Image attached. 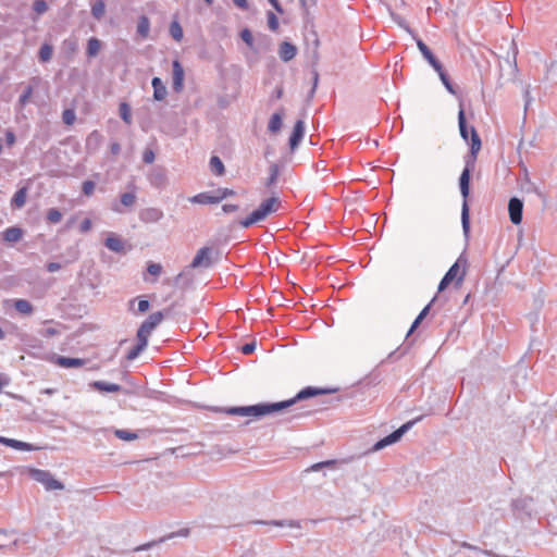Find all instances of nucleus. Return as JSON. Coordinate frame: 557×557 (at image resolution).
Instances as JSON below:
<instances>
[{"label": "nucleus", "mask_w": 557, "mask_h": 557, "mask_svg": "<svg viewBox=\"0 0 557 557\" xmlns=\"http://www.w3.org/2000/svg\"><path fill=\"white\" fill-rule=\"evenodd\" d=\"M153 98L161 101L166 97V88L159 77L152 78Z\"/></svg>", "instance_id": "nucleus-19"}, {"label": "nucleus", "mask_w": 557, "mask_h": 557, "mask_svg": "<svg viewBox=\"0 0 557 557\" xmlns=\"http://www.w3.org/2000/svg\"><path fill=\"white\" fill-rule=\"evenodd\" d=\"M417 46L425 60L431 59L433 57V53L422 40H418Z\"/></svg>", "instance_id": "nucleus-44"}, {"label": "nucleus", "mask_w": 557, "mask_h": 557, "mask_svg": "<svg viewBox=\"0 0 557 557\" xmlns=\"http://www.w3.org/2000/svg\"><path fill=\"white\" fill-rule=\"evenodd\" d=\"M240 37H242V39H243L247 45H249V46H251V45H252V42H253V38H252V35H251V33H250V30H249V29H244V30H242V33H240Z\"/></svg>", "instance_id": "nucleus-51"}, {"label": "nucleus", "mask_w": 557, "mask_h": 557, "mask_svg": "<svg viewBox=\"0 0 557 557\" xmlns=\"http://www.w3.org/2000/svg\"><path fill=\"white\" fill-rule=\"evenodd\" d=\"M14 308L22 314L29 315L34 311L33 305L26 299L14 300Z\"/></svg>", "instance_id": "nucleus-24"}, {"label": "nucleus", "mask_w": 557, "mask_h": 557, "mask_svg": "<svg viewBox=\"0 0 557 557\" xmlns=\"http://www.w3.org/2000/svg\"><path fill=\"white\" fill-rule=\"evenodd\" d=\"M268 17V25L271 30H277L278 29V20L276 15L273 12L267 13Z\"/></svg>", "instance_id": "nucleus-42"}, {"label": "nucleus", "mask_w": 557, "mask_h": 557, "mask_svg": "<svg viewBox=\"0 0 557 557\" xmlns=\"http://www.w3.org/2000/svg\"><path fill=\"white\" fill-rule=\"evenodd\" d=\"M268 1H269V3L274 8V10H275L277 13H280V14H282V13H283V8H282V5H281V3H280V1H278V0H268Z\"/></svg>", "instance_id": "nucleus-61"}, {"label": "nucleus", "mask_w": 557, "mask_h": 557, "mask_svg": "<svg viewBox=\"0 0 557 557\" xmlns=\"http://www.w3.org/2000/svg\"><path fill=\"white\" fill-rule=\"evenodd\" d=\"M268 525H274V527H288V528H299V523L294 520H285V521H270V522H263Z\"/></svg>", "instance_id": "nucleus-38"}, {"label": "nucleus", "mask_w": 557, "mask_h": 557, "mask_svg": "<svg viewBox=\"0 0 557 557\" xmlns=\"http://www.w3.org/2000/svg\"><path fill=\"white\" fill-rule=\"evenodd\" d=\"M33 8L39 15L44 14L48 10V5L45 0H35Z\"/></svg>", "instance_id": "nucleus-45"}, {"label": "nucleus", "mask_w": 557, "mask_h": 557, "mask_svg": "<svg viewBox=\"0 0 557 557\" xmlns=\"http://www.w3.org/2000/svg\"><path fill=\"white\" fill-rule=\"evenodd\" d=\"M162 312H153L143 322V325H145L146 329L152 332L162 322Z\"/></svg>", "instance_id": "nucleus-21"}, {"label": "nucleus", "mask_w": 557, "mask_h": 557, "mask_svg": "<svg viewBox=\"0 0 557 557\" xmlns=\"http://www.w3.org/2000/svg\"><path fill=\"white\" fill-rule=\"evenodd\" d=\"M210 253L211 249L208 247L199 249L191 261V268H209L211 265Z\"/></svg>", "instance_id": "nucleus-10"}, {"label": "nucleus", "mask_w": 557, "mask_h": 557, "mask_svg": "<svg viewBox=\"0 0 557 557\" xmlns=\"http://www.w3.org/2000/svg\"><path fill=\"white\" fill-rule=\"evenodd\" d=\"M94 190H95V183L91 182V181H85L83 183V193L86 195V196H91L94 194Z\"/></svg>", "instance_id": "nucleus-50"}, {"label": "nucleus", "mask_w": 557, "mask_h": 557, "mask_svg": "<svg viewBox=\"0 0 557 557\" xmlns=\"http://www.w3.org/2000/svg\"><path fill=\"white\" fill-rule=\"evenodd\" d=\"M296 53H297V49L290 42L284 41L280 46L278 54H280V58L283 61H285V62L290 61L292 59H294Z\"/></svg>", "instance_id": "nucleus-18"}, {"label": "nucleus", "mask_w": 557, "mask_h": 557, "mask_svg": "<svg viewBox=\"0 0 557 557\" xmlns=\"http://www.w3.org/2000/svg\"><path fill=\"white\" fill-rule=\"evenodd\" d=\"M147 272L152 276H159L162 272V267L160 263L150 262L147 267Z\"/></svg>", "instance_id": "nucleus-43"}, {"label": "nucleus", "mask_w": 557, "mask_h": 557, "mask_svg": "<svg viewBox=\"0 0 557 557\" xmlns=\"http://www.w3.org/2000/svg\"><path fill=\"white\" fill-rule=\"evenodd\" d=\"M23 236V231L20 227H9L2 233L3 240L8 243H16Z\"/></svg>", "instance_id": "nucleus-20"}, {"label": "nucleus", "mask_w": 557, "mask_h": 557, "mask_svg": "<svg viewBox=\"0 0 557 557\" xmlns=\"http://www.w3.org/2000/svg\"><path fill=\"white\" fill-rule=\"evenodd\" d=\"M335 461L334 460H329V461H323V462H318V463H314L312 467H311V471H319L320 469H322L323 467H327V466H331V465H334Z\"/></svg>", "instance_id": "nucleus-55"}, {"label": "nucleus", "mask_w": 557, "mask_h": 557, "mask_svg": "<svg viewBox=\"0 0 557 557\" xmlns=\"http://www.w3.org/2000/svg\"><path fill=\"white\" fill-rule=\"evenodd\" d=\"M170 34L174 40L181 41L183 39L184 33L183 28L178 24V22L174 21L170 25Z\"/></svg>", "instance_id": "nucleus-34"}, {"label": "nucleus", "mask_w": 557, "mask_h": 557, "mask_svg": "<svg viewBox=\"0 0 557 557\" xmlns=\"http://www.w3.org/2000/svg\"><path fill=\"white\" fill-rule=\"evenodd\" d=\"M442 83L444 84V86L446 87V89L451 92V94H455V90L453 88V85L447 76V74L445 73V71L443 70L442 72L437 73Z\"/></svg>", "instance_id": "nucleus-46"}, {"label": "nucleus", "mask_w": 557, "mask_h": 557, "mask_svg": "<svg viewBox=\"0 0 557 557\" xmlns=\"http://www.w3.org/2000/svg\"><path fill=\"white\" fill-rule=\"evenodd\" d=\"M458 124H459L460 135L466 141L469 140V133H471L470 149H471L472 157L475 158L478 152L481 149V139H480L476 131L474 129V127H470V129L467 127L465 111H463L461 104H460V110L458 113Z\"/></svg>", "instance_id": "nucleus-4"}, {"label": "nucleus", "mask_w": 557, "mask_h": 557, "mask_svg": "<svg viewBox=\"0 0 557 557\" xmlns=\"http://www.w3.org/2000/svg\"><path fill=\"white\" fill-rule=\"evenodd\" d=\"M104 245L108 249L114 252H122L124 250V242L114 233H109Z\"/></svg>", "instance_id": "nucleus-17"}, {"label": "nucleus", "mask_w": 557, "mask_h": 557, "mask_svg": "<svg viewBox=\"0 0 557 557\" xmlns=\"http://www.w3.org/2000/svg\"><path fill=\"white\" fill-rule=\"evenodd\" d=\"M459 187L460 193L463 197L462 208H461V223L462 230L466 235H468L470 231V221H469V206L467 198L470 193V168L466 166L459 178Z\"/></svg>", "instance_id": "nucleus-3"}, {"label": "nucleus", "mask_w": 557, "mask_h": 557, "mask_svg": "<svg viewBox=\"0 0 557 557\" xmlns=\"http://www.w3.org/2000/svg\"><path fill=\"white\" fill-rule=\"evenodd\" d=\"M154 160V153L151 150H147L144 153V161L146 163H152Z\"/></svg>", "instance_id": "nucleus-59"}, {"label": "nucleus", "mask_w": 557, "mask_h": 557, "mask_svg": "<svg viewBox=\"0 0 557 557\" xmlns=\"http://www.w3.org/2000/svg\"><path fill=\"white\" fill-rule=\"evenodd\" d=\"M317 392L312 388H306V389H302L301 392H299V394L297 395V398L298 399H305V398H308L310 396H313L315 395Z\"/></svg>", "instance_id": "nucleus-53"}, {"label": "nucleus", "mask_w": 557, "mask_h": 557, "mask_svg": "<svg viewBox=\"0 0 557 557\" xmlns=\"http://www.w3.org/2000/svg\"><path fill=\"white\" fill-rule=\"evenodd\" d=\"M191 203L197 205H214L219 203V198H216L215 190L212 193H200L189 198Z\"/></svg>", "instance_id": "nucleus-13"}, {"label": "nucleus", "mask_w": 557, "mask_h": 557, "mask_svg": "<svg viewBox=\"0 0 557 557\" xmlns=\"http://www.w3.org/2000/svg\"><path fill=\"white\" fill-rule=\"evenodd\" d=\"M136 202V195L134 193H124L121 195L120 202H113L111 205V210L117 213H123V207L132 208Z\"/></svg>", "instance_id": "nucleus-11"}, {"label": "nucleus", "mask_w": 557, "mask_h": 557, "mask_svg": "<svg viewBox=\"0 0 557 557\" xmlns=\"http://www.w3.org/2000/svg\"><path fill=\"white\" fill-rule=\"evenodd\" d=\"M92 386L100 392H107V393H115L121 389V386L119 384L103 382V381H96L92 383Z\"/></svg>", "instance_id": "nucleus-23"}, {"label": "nucleus", "mask_w": 557, "mask_h": 557, "mask_svg": "<svg viewBox=\"0 0 557 557\" xmlns=\"http://www.w3.org/2000/svg\"><path fill=\"white\" fill-rule=\"evenodd\" d=\"M52 47L50 45H42L39 50V59L41 62H47L52 57Z\"/></svg>", "instance_id": "nucleus-37"}, {"label": "nucleus", "mask_w": 557, "mask_h": 557, "mask_svg": "<svg viewBox=\"0 0 557 557\" xmlns=\"http://www.w3.org/2000/svg\"><path fill=\"white\" fill-rule=\"evenodd\" d=\"M305 136V123L299 120L296 122L293 133L289 137V147L292 150H295Z\"/></svg>", "instance_id": "nucleus-12"}, {"label": "nucleus", "mask_w": 557, "mask_h": 557, "mask_svg": "<svg viewBox=\"0 0 557 557\" xmlns=\"http://www.w3.org/2000/svg\"><path fill=\"white\" fill-rule=\"evenodd\" d=\"M283 125V112H275L272 114L269 124L268 129L269 132L275 134L281 131Z\"/></svg>", "instance_id": "nucleus-22"}, {"label": "nucleus", "mask_w": 557, "mask_h": 557, "mask_svg": "<svg viewBox=\"0 0 557 557\" xmlns=\"http://www.w3.org/2000/svg\"><path fill=\"white\" fill-rule=\"evenodd\" d=\"M255 349H256V344L255 343H248V344H245L242 347V352L245 354V355H249V354L253 352Z\"/></svg>", "instance_id": "nucleus-57"}, {"label": "nucleus", "mask_w": 557, "mask_h": 557, "mask_svg": "<svg viewBox=\"0 0 557 557\" xmlns=\"http://www.w3.org/2000/svg\"><path fill=\"white\" fill-rule=\"evenodd\" d=\"M523 203L518 198H511L508 205L509 218L513 224H520L522 221Z\"/></svg>", "instance_id": "nucleus-9"}, {"label": "nucleus", "mask_w": 557, "mask_h": 557, "mask_svg": "<svg viewBox=\"0 0 557 557\" xmlns=\"http://www.w3.org/2000/svg\"><path fill=\"white\" fill-rule=\"evenodd\" d=\"M54 363L61 368H79L85 364V360L81 358H70L63 356H57L54 358Z\"/></svg>", "instance_id": "nucleus-14"}, {"label": "nucleus", "mask_w": 557, "mask_h": 557, "mask_svg": "<svg viewBox=\"0 0 557 557\" xmlns=\"http://www.w3.org/2000/svg\"><path fill=\"white\" fill-rule=\"evenodd\" d=\"M210 169L218 176H221L224 174V164L221 161V159L216 156L211 157Z\"/></svg>", "instance_id": "nucleus-27"}, {"label": "nucleus", "mask_w": 557, "mask_h": 557, "mask_svg": "<svg viewBox=\"0 0 557 557\" xmlns=\"http://www.w3.org/2000/svg\"><path fill=\"white\" fill-rule=\"evenodd\" d=\"M152 332L145 327V325H140L138 332H137V339L138 344L143 345L144 347H147L148 345V338Z\"/></svg>", "instance_id": "nucleus-32"}, {"label": "nucleus", "mask_w": 557, "mask_h": 557, "mask_svg": "<svg viewBox=\"0 0 557 557\" xmlns=\"http://www.w3.org/2000/svg\"><path fill=\"white\" fill-rule=\"evenodd\" d=\"M233 3L238 7L242 10L248 9V2L247 0H233Z\"/></svg>", "instance_id": "nucleus-64"}, {"label": "nucleus", "mask_w": 557, "mask_h": 557, "mask_svg": "<svg viewBox=\"0 0 557 557\" xmlns=\"http://www.w3.org/2000/svg\"><path fill=\"white\" fill-rule=\"evenodd\" d=\"M295 403V399H290L287 401H281L275 404H258L253 406H245V407H231L226 410L228 414L240 416V417H250V418H260L272 412L282 410L286 407L292 406Z\"/></svg>", "instance_id": "nucleus-1"}, {"label": "nucleus", "mask_w": 557, "mask_h": 557, "mask_svg": "<svg viewBox=\"0 0 557 557\" xmlns=\"http://www.w3.org/2000/svg\"><path fill=\"white\" fill-rule=\"evenodd\" d=\"M27 189H18L12 198V205L16 208H22L26 202Z\"/></svg>", "instance_id": "nucleus-26"}, {"label": "nucleus", "mask_w": 557, "mask_h": 557, "mask_svg": "<svg viewBox=\"0 0 557 557\" xmlns=\"http://www.w3.org/2000/svg\"><path fill=\"white\" fill-rule=\"evenodd\" d=\"M172 67V87L174 91L180 92L184 87V69L177 60L173 61Z\"/></svg>", "instance_id": "nucleus-8"}, {"label": "nucleus", "mask_w": 557, "mask_h": 557, "mask_svg": "<svg viewBox=\"0 0 557 557\" xmlns=\"http://www.w3.org/2000/svg\"><path fill=\"white\" fill-rule=\"evenodd\" d=\"M103 140L102 135L98 131L91 132L86 138V150L88 152H95L99 149Z\"/></svg>", "instance_id": "nucleus-16"}, {"label": "nucleus", "mask_w": 557, "mask_h": 557, "mask_svg": "<svg viewBox=\"0 0 557 557\" xmlns=\"http://www.w3.org/2000/svg\"><path fill=\"white\" fill-rule=\"evenodd\" d=\"M104 12H106V4L102 0H97L91 5V14L95 18L101 20L104 15Z\"/></svg>", "instance_id": "nucleus-29"}, {"label": "nucleus", "mask_w": 557, "mask_h": 557, "mask_svg": "<svg viewBox=\"0 0 557 557\" xmlns=\"http://www.w3.org/2000/svg\"><path fill=\"white\" fill-rule=\"evenodd\" d=\"M430 65L436 71V73H440L443 71V66L440 63V61L433 55L431 59L426 60Z\"/></svg>", "instance_id": "nucleus-52"}, {"label": "nucleus", "mask_w": 557, "mask_h": 557, "mask_svg": "<svg viewBox=\"0 0 557 557\" xmlns=\"http://www.w3.org/2000/svg\"><path fill=\"white\" fill-rule=\"evenodd\" d=\"M114 434L117 438L122 440V441H135L138 438V435L132 431H128V430H120V429H116L114 430Z\"/></svg>", "instance_id": "nucleus-30"}, {"label": "nucleus", "mask_w": 557, "mask_h": 557, "mask_svg": "<svg viewBox=\"0 0 557 557\" xmlns=\"http://www.w3.org/2000/svg\"><path fill=\"white\" fill-rule=\"evenodd\" d=\"M281 200L277 197H271L260 203L246 219L240 221V225L245 228L265 220L270 214L278 211Z\"/></svg>", "instance_id": "nucleus-2"}, {"label": "nucleus", "mask_w": 557, "mask_h": 557, "mask_svg": "<svg viewBox=\"0 0 557 557\" xmlns=\"http://www.w3.org/2000/svg\"><path fill=\"white\" fill-rule=\"evenodd\" d=\"M91 228V220L90 219H85L81 225H79V231L82 233H86L88 232L89 230Z\"/></svg>", "instance_id": "nucleus-56"}, {"label": "nucleus", "mask_w": 557, "mask_h": 557, "mask_svg": "<svg viewBox=\"0 0 557 557\" xmlns=\"http://www.w3.org/2000/svg\"><path fill=\"white\" fill-rule=\"evenodd\" d=\"M149 29H150V22H149V18L147 16H141L139 20H138V24H137V33L146 38L149 34Z\"/></svg>", "instance_id": "nucleus-28"}, {"label": "nucleus", "mask_w": 557, "mask_h": 557, "mask_svg": "<svg viewBox=\"0 0 557 557\" xmlns=\"http://www.w3.org/2000/svg\"><path fill=\"white\" fill-rule=\"evenodd\" d=\"M149 309V301L145 299H140L138 301V310L140 312H146Z\"/></svg>", "instance_id": "nucleus-58"}, {"label": "nucleus", "mask_w": 557, "mask_h": 557, "mask_svg": "<svg viewBox=\"0 0 557 557\" xmlns=\"http://www.w3.org/2000/svg\"><path fill=\"white\" fill-rule=\"evenodd\" d=\"M466 267L467 260L462 256L459 257L440 282L438 292L444 290L454 280L460 284L466 275Z\"/></svg>", "instance_id": "nucleus-5"}, {"label": "nucleus", "mask_w": 557, "mask_h": 557, "mask_svg": "<svg viewBox=\"0 0 557 557\" xmlns=\"http://www.w3.org/2000/svg\"><path fill=\"white\" fill-rule=\"evenodd\" d=\"M152 332L145 327V325H140L138 332H137V339L138 344L143 345L144 347H147L148 345V338Z\"/></svg>", "instance_id": "nucleus-31"}, {"label": "nucleus", "mask_w": 557, "mask_h": 557, "mask_svg": "<svg viewBox=\"0 0 557 557\" xmlns=\"http://www.w3.org/2000/svg\"><path fill=\"white\" fill-rule=\"evenodd\" d=\"M63 45L69 47L71 52H75L77 50V44L75 40H65Z\"/></svg>", "instance_id": "nucleus-62"}, {"label": "nucleus", "mask_w": 557, "mask_h": 557, "mask_svg": "<svg viewBox=\"0 0 557 557\" xmlns=\"http://www.w3.org/2000/svg\"><path fill=\"white\" fill-rule=\"evenodd\" d=\"M237 209H238V207H237L236 205H231V203L224 205V206L222 207V210H223L225 213L235 212Z\"/></svg>", "instance_id": "nucleus-63"}, {"label": "nucleus", "mask_w": 557, "mask_h": 557, "mask_svg": "<svg viewBox=\"0 0 557 557\" xmlns=\"http://www.w3.org/2000/svg\"><path fill=\"white\" fill-rule=\"evenodd\" d=\"M61 269V264L58 262H49L47 264V270L51 273L57 272Z\"/></svg>", "instance_id": "nucleus-60"}, {"label": "nucleus", "mask_w": 557, "mask_h": 557, "mask_svg": "<svg viewBox=\"0 0 557 557\" xmlns=\"http://www.w3.org/2000/svg\"><path fill=\"white\" fill-rule=\"evenodd\" d=\"M30 475L35 481L41 483L48 491L63 490L64 487L63 484L54 479L49 471L35 469L30 471Z\"/></svg>", "instance_id": "nucleus-6"}, {"label": "nucleus", "mask_w": 557, "mask_h": 557, "mask_svg": "<svg viewBox=\"0 0 557 557\" xmlns=\"http://www.w3.org/2000/svg\"><path fill=\"white\" fill-rule=\"evenodd\" d=\"M146 347H144L143 345H139L137 344L135 347H133L128 354H127V359L129 360H134L136 359L140 354L141 351L145 349Z\"/></svg>", "instance_id": "nucleus-47"}, {"label": "nucleus", "mask_w": 557, "mask_h": 557, "mask_svg": "<svg viewBox=\"0 0 557 557\" xmlns=\"http://www.w3.org/2000/svg\"><path fill=\"white\" fill-rule=\"evenodd\" d=\"M270 172H271V175H270V178H269V182H268V185H271L273 184L276 178H277V175H278V170H277V166L276 165H271L270 168Z\"/></svg>", "instance_id": "nucleus-54"}, {"label": "nucleus", "mask_w": 557, "mask_h": 557, "mask_svg": "<svg viewBox=\"0 0 557 557\" xmlns=\"http://www.w3.org/2000/svg\"><path fill=\"white\" fill-rule=\"evenodd\" d=\"M430 307L431 305H428L425 306L422 311L419 313V315L416 318V320L413 321L410 330L408 331L407 333V336H410V334L419 326V324L421 323V321L428 315L429 311H430Z\"/></svg>", "instance_id": "nucleus-35"}, {"label": "nucleus", "mask_w": 557, "mask_h": 557, "mask_svg": "<svg viewBox=\"0 0 557 557\" xmlns=\"http://www.w3.org/2000/svg\"><path fill=\"white\" fill-rule=\"evenodd\" d=\"M62 119L66 125H72L76 119L74 110H72V109L64 110L63 114H62Z\"/></svg>", "instance_id": "nucleus-40"}, {"label": "nucleus", "mask_w": 557, "mask_h": 557, "mask_svg": "<svg viewBox=\"0 0 557 557\" xmlns=\"http://www.w3.org/2000/svg\"><path fill=\"white\" fill-rule=\"evenodd\" d=\"M419 420H420V418L414 421H409V422L403 424L398 430L394 431L392 434H389V435L385 436L384 438L380 440L379 442H376L375 445L373 446V450L374 451L381 450V449L385 448L386 446L398 442L401 438V436Z\"/></svg>", "instance_id": "nucleus-7"}, {"label": "nucleus", "mask_w": 557, "mask_h": 557, "mask_svg": "<svg viewBox=\"0 0 557 557\" xmlns=\"http://www.w3.org/2000/svg\"><path fill=\"white\" fill-rule=\"evenodd\" d=\"M120 115L126 124H132L131 108L127 103L123 102L120 104Z\"/></svg>", "instance_id": "nucleus-36"}, {"label": "nucleus", "mask_w": 557, "mask_h": 557, "mask_svg": "<svg viewBox=\"0 0 557 557\" xmlns=\"http://www.w3.org/2000/svg\"><path fill=\"white\" fill-rule=\"evenodd\" d=\"M47 219L51 223H59L62 219V214L58 209H50L47 213Z\"/></svg>", "instance_id": "nucleus-41"}, {"label": "nucleus", "mask_w": 557, "mask_h": 557, "mask_svg": "<svg viewBox=\"0 0 557 557\" xmlns=\"http://www.w3.org/2000/svg\"><path fill=\"white\" fill-rule=\"evenodd\" d=\"M216 198H219V202L223 199L227 198L228 196H233L234 191L228 188H219L215 190Z\"/></svg>", "instance_id": "nucleus-48"}, {"label": "nucleus", "mask_w": 557, "mask_h": 557, "mask_svg": "<svg viewBox=\"0 0 557 557\" xmlns=\"http://www.w3.org/2000/svg\"><path fill=\"white\" fill-rule=\"evenodd\" d=\"M9 447H12V448L17 449V450H25V451H29V450L33 449L30 444L25 443V442H21V441H17V440H13V438H11Z\"/></svg>", "instance_id": "nucleus-39"}, {"label": "nucleus", "mask_w": 557, "mask_h": 557, "mask_svg": "<svg viewBox=\"0 0 557 557\" xmlns=\"http://www.w3.org/2000/svg\"><path fill=\"white\" fill-rule=\"evenodd\" d=\"M159 543L157 542H149L147 544H144L141 546H137L133 549V553H140V552H145V550H150L152 548H156L158 547Z\"/></svg>", "instance_id": "nucleus-49"}, {"label": "nucleus", "mask_w": 557, "mask_h": 557, "mask_svg": "<svg viewBox=\"0 0 557 557\" xmlns=\"http://www.w3.org/2000/svg\"><path fill=\"white\" fill-rule=\"evenodd\" d=\"M139 216L145 223H156L163 218V212L157 208H148L143 210Z\"/></svg>", "instance_id": "nucleus-15"}, {"label": "nucleus", "mask_w": 557, "mask_h": 557, "mask_svg": "<svg viewBox=\"0 0 557 557\" xmlns=\"http://www.w3.org/2000/svg\"><path fill=\"white\" fill-rule=\"evenodd\" d=\"M101 49V41L95 37L90 38L87 44V54L92 58L96 57Z\"/></svg>", "instance_id": "nucleus-25"}, {"label": "nucleus", "mask_w": 557, "mask_h": 557, "mask_svg": "<svg viewBox=\"0 0 557 557\" xmlns=\"http://www.w3.org/2000/svg\"><path fill=\"white\" fill-rule=\"evenodd\" d=\"M152 332L145 327V325H140L138 332H137V339L138 344L143 345L144 347H147L148 345V338Z\"/></svg>", "instance_id": "nucleus-33"}]
</instances>
